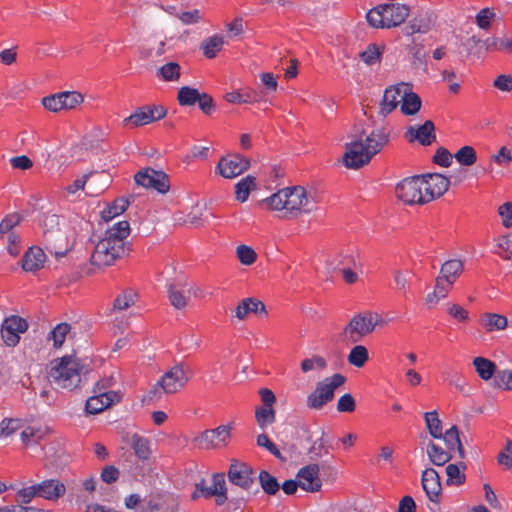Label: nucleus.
<instances>
[{"instance_id": "1", "label": "nucleus", "mask_w": 512, "mask_h": 512, "mask_svg": "<svg viewBox=\"0 0 512 512\" xmlns=\"http://www.w3.org/2000/svg\"><path fill=\"white\" fill-rule=\"evenodd\" d=\"M390 141V130L379 126L370 131L365 140L358 139L345 144L343 161L347 168L359 169L368 164Z\"/></svg>"}, {"instance_id": "2", "label": "nucleus", "mask_w": 512, "mask_h": 512, "mask_svg": "<svg viewBox=\"0 0 512 512\" xmlns=\"http://www.w3.org/2000/svg\"><path fill=\"white\" fill-rule=\"evenodd\" d=\"M264 202L271 210L281 212V216L287 219L298 218L316 209L313 198L301 186L282 188Z\"/></svg>"}, {"instance_id": "3", "label": "nucleus", "mask_w": 512, "mask_h": 512, "mask_svg": "<svg viewBox=\"0 0 512 512\" xmlns=\"http://www.w3.org/2000/svg\"><path fill=\"white\" fill-rule=\"evenodd\" d=\"M193 376L192 368L184 362L176 363L166 371L157 383L148 391V402L158 401L163 394H174L185 387Z\"/></svg>"}, {"instance_id": "4", "label": "nucleus", "mask_w": 512, "mask_h": 512, "mask_svg": "<svg viewBox=\"0 0 512 512\" xmlns=\"http://www.w3.org/2000/svg\"><path fill=\"white\" fill-rule=\"evenodd\" d=\"M42 228V241L45 249L56 259L64 257L70 250L66 234L59 228V217L53 213H44L39 219Z\"/></svg>"}, {"instance_id": "5", "label": "nucleus", "mask_w": 512, "mask_h": 512, "mask_svg": "<svg viewBox=\"0 0 512 512\" xmlns=\"http://www.w3.org/2000/svg\"><path fill=\"white\" fill-rule=\"evenodd\" d=\"M49 377L61 388L74 389L81 381L80 363L74 356H64L51 362Z\"/></svg>"}, {"instance_id": "6", "label": "nucleus", "mask_w": 512, "mask_h": 512, "mask_svg": "<svg viewBox=\"0 0 512 512\" xmlns=\"http://www.w3.org/2000/svg\"><path fill=\"white\" fill-rule=\"evenodd\" d=\"M130 251L128 242H121V239L110 238L104 235L95 245L90 261L98 267L113 265L117 259L127 255Z\"/></svg>"}, {"instance_id": "7", "label": "nucleus", "mask_w": 512, "mask_h": 512, "mask_svg": "<svg viewBox=\"0 0 512 512\" xmlns=\"http://www.w3.org/2000/svg\"><path fill=\"white\" fill-rule=\"evenodd\" d=\"M345 381V376L336 373L318 382L314 391L307 396V407L315 410L322 409L327 403L333 400L335 390L341 387Z\"/></svg>"}, {"instance_id": "8", "label": "nucleus", "mask_w": 512, "mask_h": 512, "mask_svg": "<svg viewBox=\"0 0 512 512\" xmlns=\"http://www.w3.org/2000/svg\"><path fill=\"white\" fill-rule=\"evenodd\" d=\"M168 300L172 307L178 310L184 309L189 300L203 298L205 296L201 288L190 285L184 277H178L167 284Z\"/></svg>"}, {"instance_id": "9", "label": "nucleus", "mask_w": 512, "mask_h": 512, "mask_svg": "<svg viewBox=\"0 0 512 512\" xmlns=\"http://www.w3.org/2000/svg\"><path fill=\"white\" fill-rule=\"evenodd\" d=\"M167 115V109L162 105H145L137 108L131 115L124 118L122 126L137 128L159 121Z\"/></svg>"}, {"instance_id": "10", "label": "nucleus", "mask_w": 512, "mask_h": 512, "mask_svg": "<svg viewBox=\"0 0 512 512\" xmlns=\"http://www.w3.org/2000/svg\"><path fill=\"white\" fill-rule=\"evenodd\" d=\"M134 180L137 185L153 189L159 194H166L170 189L168 175L163 171H157L149 167L137 172Z\"/></svg>"}, {"instance_id": "11", "label": "nucleus", "mask_w": 512, "mask_h": 512, "mask_svg": "<svg viewBox=\"0 0 512 512\" xmlns=\"http://www.w3.org/2000/svg\"><path fill=\"white\" fill-rule=\"evenodd\" d=\"M396 195L398 199L405 204H425L422 182L420 176H414L402 180L396 186Z\"/></svg>"}, {"instance_id": "12", "label": "nucleus", "mask_w": 512, "mask_h": 512, "mask_svg": "<svg viewBox=\"0 0 512 512\" xmlns=\"http://www.w3.org/2000/svg\"><path fill=\"white\" fill-rule=\"evenodd\" d=\"M420 180L426 203L442 196L448 190L450 184L446 176L438 173L421 175Z\"/></svg>"}, {"instance_id": "13", "label": "nucleus", "mask_w": 512, "mask_h": 512, "mask_svg": "<svg viewBox=\"0 0 512 512\" xmlns=\"http://www.w3.org/2000/svg\"><path fill=\"white\" fill-rule=\"evenodd\" d=\"M254 470L251 466L244 462L232 461L227 472L228 480L244 490H249L255 479L253 477Z\"/></svg>"}, {"instance_id": "14", "label": "nucleus", "mask_w": 512, "mask_h": 512, "mask_svg": "<svg viewBox=\"0 0 512 512\" xmlns=\"http://www.w3.org/2000/svg\"><path fill=\"white\" fill-rule=\"evenodd\" d=\"M383 322H348L341 334L342 341L347 343L360 342L365 336L378 328H382Z\"/></svg>"}, {"instance_id": "15", "label": "nucleus", "mask_w": 512, "mask_h": 512, "mask_svg": "<svg viewBox=\"0 0 512 512\" xmlns=\"http://www.w3.org/2000/svg\"><path fill=\"white\" fill-rule=\"evenodd\" d=\"M409 90V83L400 82L387 87L384 90L382 101L380 102L379 114L386 117L401 103L403 92Z\"/></svg>"}, {"instance_id": "16", "label": "nucleus", "mask_w": 512, "mask_h": 512, "mask_svg": "<svg viewBox=\"0 0 512 512\" xmlns=\"http://www.w3.org/2000/svg\"><path fill=\"white\" fill-rule=\"evenodd\" d=\"M246 316H254L258 318H267L273 316L270 314L266 305L259 299L248 297L242 299L235 308L232 317L243 319Z\"/></svg>"}, {"instance_id": "17", "label": "nucleus", "mask_w": 512, "mask_h": 512, "mask_svg": "<svg viewBox=\"0 0 512 512\" xmlns=\"http://www.w3.org/2000/svg\"><path fill=\"white\" fill-rule=\"evenodd\" d=\"M250 162L239 154L222 157L216 167L224 178H235L249 168Z\"/></svg>"}, {"instance_id": "18", "label": "nucleus", "mask_w": 512, "mask_h": 512, "mask_svg": "<svg viewBox=\"0 0 512 512\" xmlns=\"http://www.w3.org/2000/svg\"><path fill=\"white\" fill-rule=\"evenodd\" d=\"M231 427L221 425L215 429H208L202 432L194 439V442L202 449L217 447L220 443H225L230 437Z\"/></svg>"}, {"instance_id": "19", "label": "nucleus", "mask_w": 512, "mask_h": 512, "mask_svg": "<svg viewBox=\"0 0 512 512\" xmlns=\"http://www.w3.org/2000/svg\"><path fill=\"white\" fill-rule=\"evenodd\" d=\"M320 466L316 463H310L297 473L300 487L307 492H318L321 490L322 481L320 479Z\"/></svg>"}, {"instance_id": "20", "label": "nucleus", "mask_w": 512, "mask_h": 512, "mask_svg": "<svg viewBox=\"0 0 512 512\" xmlns=\"http://www.w3.org/2000/svg\"><path fill=\"white\" fill-rule=\"evenodd\" d=\"M406 137L409 142L418 141L421 145L428 146L436 139L434 123L427 120L422 125L410 126Z\"/></svg>"}, {"instance_id": "21", "label": "nucleus", "mask_w": 512, "mask_h": 512, "mask_svg": "<svg viewBox=\"0 0 512 512\" xmlns=\"http://www.w3.org/2000/svg\"><path fill=\"white\" fill-rule=\"evenodd\" d=\"M120 394L115 391L101 392L87 399L85 411L88 414H98L115 402L120 401Z\"/></svg>"}, {"instance_id": "22", "label": "nucleus", "mask_w": 512, "mask_h": 512, "mask_svg": "<svg viewBox=\"0 0 512 512\" xmlns=\"http://www.w3.org/2000/svg\"><path fill=\"white\" fill-rule=\"evenodd\" d=\"M386 28L396 27L402 24L409 16L410 9L401 3H390L381 5Z\"/></svg>"}, {"instance_id": "23", "label": "nucleus", "mask_w": 512, "mask_h": 512, "mask_svg": "<svg viewBox=\"0 0 512 512\" xmlns=\"http://www.w3.org/2000/svg\"><path fill=\"white\" fill-rule=\"evenodd\" d=\"M422 487L427 497L432 502H438V497L442 490L440 477L433 468H427L422 473Z\"/></svg>"}, {"instance_id": "24", "label": "nucleus", "mask_w": 512, "mask_h": 512, "mask_svg": "<svg viewBox=\"0 0 512 512\" xmlns=\"http://www.w3.org/2000/svg\"><path fill=\"white\" fill-rule=\"evenodd\" d=\"M38 497L56 501L66 493L64 483L58 479H47L37 484Z\"/></svg>"}, {"instance_id": "25", "label": "nucleus", "mask_w": 512, "mask_h": 512, "mask_svg": "<svg viewBox=\"0 0 512 512\" xmlns=\"http://www.w3.org/2000/svg\"><path fill=\"white\" fill-rule=\"evenodd\" d=\"M28 322H2L1 336L7 346H15L20 340V334L27 331Z\"/></svg>"}, {"instance_id": "26", "label": "nucleus", "mask_w": 512, "mask_h": 512, "mask_svg": "<svg viewBox=\"0 0 512 512\" xmlns=\"http://www.w3.org/2000/svg\"><path fill=\"white\" fill-rule=\"evenodd\" d=\"M46 254L40 247H30L21 260L24 271L34 272L43 267Z\"/></svg>"}, {"instance_id": "27", "label": "nucleus", "mask_w": 512, "mask_h": 512, "mask_svg": "<svg viewBox=\"0 0 512 512\" xmlns=\"http://www.w3.org/2000/svg\"><path fill=\"white\" fill-rule=\"evenodd\" d=\"M434 21L433 13L425 11L410 21L409 25L404 28V33L408 36L415 33H427L433 26Z\"/></svg>"}, {"instance_id": "28", "label": "nucleus", "mask_w": 512, "mask_h": 512, "mask_svg": "<svg viewBox=\"0 0 512 512\" xmlns=\"http://www.w3.org/2000/svg\"><path fill=\"white\" fill-rule=\"evenodd\" d=\"M181 70L179 63L166 62L156 69L155 77L162 82H178L181 77Z\"/></svg>"}, {"instance_id": "29", "label": "nucleus", "mask_w": 512, "mask_h": 512, "mask_svg": "<svg viewBox=\"0 0 512 512\" xmlns=\"http://www.w3.org/2000/svg\"><path fill=\"white\" fill-rule=\"evenodd\" d=\"M463 269V262L460 259H449L441 265L438 277L454 284Z\"/></svg>"}, {"instance_id": "30", "label": "nucleus", "mask_w": 512, "mask_h": 512, "mask_svg": "<svg viewBox=\"0 0 512 512\" xmlns=\"http://www.w3.org/2000/svg\"><path fill=\"white\" fill-rule=\"evenodd\" d=\"M421 108L420 97L412 91V85L409 83V90L403 92L401 99V112L404 115H414Z\"/></svg>"}, {"instance_id": "31", "label": "nucleus", "mask_w": 512, "mask_h": 512, "mask_svg": "<svg viewBox=\"0 0 512 512\" xmlns=\"http://www.w3.org/2000/svg\"><path fill=\"white\" fill-rule=\"evenodd\" d=\"M224 43V37L222 35L216 34L207 39H204L200 44V49L202 50L205 57L212 59L216 57L218 52L221 51Z\"/></svg>"}, {"instance_id": "32", "label": "nucleus", "mask_w": 512, "mask_h": 512, "mask_svg": "<svg viewBox=\"0 0 512 512\" xmlns=\"http://www.w3.org/2000/svg\"><path fill=\"white\" fill-rule=\"evenodd\" d=\"M256 189V179L254 176L247 175L240 179L235 185V197L240 202H245L252 190Z\"/></svg>"}, {"instance_id": "33", "label": "nucleus", "mask_w": 512, "mask_h": 512, "mask_svg": "<svg viewBox=\"0 0 512 512\" xmlns=\"http://www.w3.org/2000/svg\"><path fill=\"white\" fill-rule=\"evenodd\" d=\"M473 365L479 377L484 381L491 379L496 371L495 363L484 357L474 358Z\"/></svg>"}, {"instance_id": "34", "label": "nucleus", "mask_w": 512, "mask_h": 512, "mask_svg": "<svg viewBox=\"0 0 512 512\" xmlns=\"http://www.w3.org/2000/svg\"><path fill=\"white\" fill-rule=\"evenodd\" d=\"M427 455L430 461L436 466H443L452 458L449 451H445L442 447L433 442H429L428 444Z\"/></svg>"}, {"instance_id": "35", "label": "nucleus", "mask_w": 512, "mask_h": 512, "mask_svg": "<svg viewBox=\"0 0 512 512\" xmlns=\"http://www.w3.org/2000/svg\"><path fill=\"white\" fill-rule=\"evenodd\" d=\"M138 294L132 290H125L113 302V310H125L135 305Z\"/></svg>"}, {"instance_id": "36", "label": "nucleus", "mask_w": 512, "mask_h": 512, "mask_svg": "<svg viewBox=\"0 0 512 512\" xmlns=\"http://www.w3.org/2000/svg\"><path fill=\"white\" fill-rule=\"evenodd\" d=\"M466 469V464L460 462L459 464H449L446 467L447 483L454 485H461L465 482V474L463 471Z\"/></svg>"}, {"instance_id": "37", "label": "nucleus", "mask_w": 512, "mask_h": 512, "mask_svg": "<svg viewBox=\"0 0 512 512\" xmlns=\"http://www.w3.org/2000/svg\"><path fill=\"white\" fill-rule=\"evenodd\" d=\"M129 206V201L126 198H118L111 205L105 208L101 215L105 221H109L116 216L122 214Z\"/></svg>"}, {"instance_id": "38", "label": "nucleus", "mask_w": 512, "mask_h": 512, "mask_svg": "<svg viewBox=\"0 0 512 512\" xmlns=\"http://www.w3.org/2000/svg\"><path fill=\"white\" fill-rule=\"evenodd\" d=\"M200 94L196 88L183 86L178 90L177 100L181 106H192L197 103Z\"/></svg>"}, {"instance_id": "39", "label": "nucleus", "mask_w": 512, "mask_h": 512, "mask_svg": "<svg viewBox=\"0 0 512 512\" xmlns=\"http://www.w3.org/2000/svg\"><path fill=\"white\" fill-rule=\"evenodd\" d=\"M424 419L430 435L435 439H442V422L438 413L436 411L426 412Z\"/></svg>"}, {"instance_id": "40", "label": "nucleus", "mask_w": 512, "mask_h": 512, "mask_svg": "<svg viewBox=\"0 0 512 512\" xmlns=\"http://www.w3.org/2000/svg\"><path fill=\"white\" fill-rule=\"evenodd\" d=\"M255 418L258 426L264 430L268 425L275 422L276 412L273 407H257Z\"/></svg>"}, {"instance_id": "41", "label": "nucleus", "mask_w": 512, "mask_h": 512, "mask_svg": "<svg viewBox=\"0 0 512 512\" xmlns=\"http://www.w3.org/2000/svg\"><path fill=\"white\" fill-rule=\"evenodd\" d=\"M454 158L461 166H472L477 161V154L474 147L465 145L454 154Z\"/></svg>"}, {"instance_id": "42", "label": "nucleus", "mask_w": 512, "mask_h": 512, "mask_svg": "<svg viewBox=\"0 0 512 512\" xmlns=\"http://www.w3.org/2000/svg\"><path fill=\"white\" fill-rule=\"evenodd\" d=\"M258 479L261 488L266 494L275 495L279 491L280 484L277 479L266 470L260 472Z\"/></svg>"}, {"instance_id": "43", "label": "nucleus", "mask_w": 512, "mask_h": 512, "mask_svg": "<svg viewBox=\"0 0 512 512\" xmlns=\"http://www.w3.org/2000/svg\"><path fill=\"white\" fill-rule=\"evenodd\" d=\"M369 359L368 350L365 346L362 345H356L354 346L349 355H348V362L358 368H361L365 365V363Z\"/></svg>"}, {"instance_id": "44", "label": "nucleus", "mask_w": 512, "mask_h": 512, "mask_svg": "<svg viewBox=\"0 0 512 512\" xmlns=\"http://www.w3.org/2000/svg\"><path fill=\"white\" fill-rule=\"evenodd\" d=\"M132 447L139 459L147 460L150 457L151 450L148 439L135 434L132 436Z\"/></svg>"}, {"instance_id": "45", "label": "nucleus", "mask_w": 512, "mask_h": 512, "mask_svg": "<svg viewBox=\"0 0 512 512\" xmlns=\"http://www.w3.org/2000/svg\"><path fill=\"white\" fill-rule=\"evenodd\" d=\"M129 234L130 225L127 221H119L105 232L106 237L121 239V242H127Z\"/></svg>"}, {"instance_id": "46", "label": "nucleus", "mask_w": 512, "mask_h": 512, "mask_svg": "<svg viewBox=\"0 0 512 512\" xmlns=\"http://www.w3.org/2000/svg\"><path fill=\"white\" fill-rule=\"evenodd\" d=\"M382 55V51L380 47L376 44H370L368 47L360 54L361 60L367 65H374L380 62Z\"/></svg>"}, {"instance_id": "47", "label": "nucleus", "mask_w": 512, "mask_h": 512, "mask_svg": "<svg viewBox=\"0 0 512 512\" xmlns=\"http://www.w3.org/2000/svg\"><path fill=\"white\" fill-rule=\"evenodd\" d=\"M366 19L369 25L373 28H386L381 5L370 9L366 14Z\"/></svg>"}, {"instance_id": "48", "label": "nucleus", "mask_w": 512, "mask_h": 512, "mask_svg": "<svg viewBox=\"0 0 512 512\" xmlns=\"http://www.w3.org/2000/svg\"><path fill=\"white\" fill-rule=\"evenodd\" d=\"M71 327L67 322H60L51 332L50 337L53 339V345L56 348L62 346L65 341L66 335Z\"/></svg>"}, {"instance_id": "49", "label": "nucleus", "mask_w": 512, "mask_h": 512, "mask_svg": "<svg viewBox=\"0 0 512 512\" xmlns=\"http://www.w3.org/2000/svg\"><path fill=\"white\" fill-rule=\"evenodd\" d=\"M236 255L240 263L246 266L252 265L257 258V254L254 249L244 244L239 245L236 248Z\"/></svg>"}, {"instance_id": "50", "label": "nucleus", "mask_w": 512, "mask_h": 512, "mask_svg": "<svg viewBox=\"0 0 512 512\" xmlns=\"http://www.w3.org/2000/svg\"><path fill=\"white\" fill-rule=\"evenodd\" d=\"M256 442L259 447L265 448L277 459L285 461V458L283 457L277 446L269 439V437L266 434L262 433L258 435Z\"/></svg>"}, {"instance_id": "51", "label": "nucleus", "mask_w": 512, "mask_h": 512, "mask_svg": "<svg viewBox=\"0 0 512 512\" xmlns=\"http://www.w3.org/2000/svg\"><path fill=\"white\" fill-rule=\"evenodd\" d=\"M21 218L18 214L12 213L5 216L0 222V237H4L5 234L12 233L11 230L19 224Z\"/></svg>"}, {"instance_id": "52", "label": "nucleus", "mask_w": 512, "mask_h": 512, "mask_svg": "<svg viewBox=\"0 0 512 512\" xmlns=\"http://www.w3.org/2000/svg\"><path fill=\"white\" fill-rule=\"evenodd\" d=\"M326 366V360L318 355H315L312 358H306L301 362V370L304 373H307L315 368L324 369Z\"/></svg>"}, {"instance_id": "53", "label": "nucleus", "mask_w": 512, "mask_h": 512, "mask_svg": "<svg viewBox=\"0 0 512 512\" xmlns=\"http://www.w3.org/2000/svg\"><path fill=\"white\" fill-rule=\"evenodd\" d=\"M175 15L181 21V23L183 25L197 24L202 19V14L199 9H193L191 11L175 13Z\"/></svg>"}, {"instance_id": "54", "label": "nucleus", "mask_w": 512, "mask_h": 512, "mask_svg": "<svg viewBox=\"0 0 512 512\" xmlns=\"http://www.w3.org/2000/svg\"><path fill=\"white\" fill-rule=\"evenodd\" d=\"M442 439H444L448 450H454L455 447L461 443L459 430L455 425L449 428L444 434L442 433Z\"/></svg>"}, {"instance_id": "55", "label": "nucleus", "mask_w": 512, "mask_h": 512, "mask_svg": "<svg viewBox=\"0 0 512 512\" xmlns=\"http://www.w3.org/2000/svg\"><path fill=\"white\" fill-rule=\"evenodd\" d=\"M322 435H324V432H322ZM308 454L310 455L311 460L320 458L323 454H328V448L326 447V445L324 443L323 436L316 439L312 443V445L308 449Z\"/></svg>"}, {"instance_id": "56", "label": "nucleus", "mask_w": 512, "mask_h": 512, "mask_svg": "<svg viewBox=\"0 0 512 512\" xmlns=\"http://www.w3.org/2000/svg\"><path fill=\"white\" fill-rule=\"evenodd\" d=\"M38 496L37 484L23 488L16 494V502L20 504H28L31 500Z\"/></svg>"}, {"instance_id": "57", "label": "nucleus", "mask_w": 512, "mask_h": 512, "mask_svg": "<svg viewBox=\"0 0 512 512\" xmlns=\"http://www.w3.org/2000/svg\"><path fill=\"white\" fill-rule=\"evenodd\" d=\"M495 17V13L490 8L480 10L476 15V23L481 29H488L491 20Z\"/></svg>"}, {"instance_id": "58", "label": "nucleus", "mask_w": 512, "mask_h": 512, "mask_svg": "<svg viewBox=\"0 0 512 512\" xmlns=\"http://www.w3.org/2000/svg\"><path fill=\"white\" fill-rule=\"evenodd\" d=\"M498 463L508 469L512 468V440H508L504 449L498 454Z\"/></svg>"}, {"instance_id": "59", "label": "nucleus", "mask_w": 512, "mask_h": 512, "mask_svg": "<svg viewBox=\"0 0 512 512\" xmlns=\"http://www.w3.org/2000/svg\"><path fill=\"white\" fill-rule=\"evenodd\" d=\"M453 155L444 147H440L437 149L433 161L442 166V167H449L452 164Z\"/></svg>"}, {"instance_id": "60", "label": "nucleus", "mask_w": 512, "mask_h": 512, "mask_svg": "<svg viewBox=\"0 0 512 512\" xmlns=\"http://www.w3.org/2000/svg\"><path fill=\"white\" fill-rule=\"evenodd\" d=\"M355 408L356 402L351 394L346 393L338 399L337 410L339 412L351 413L355 410Z\"/></svg>"}, {"instance_id": "61", "label": "nucleus", "mask_w": 512, "mask_h": 512, "mask_svg": "<svg viewBox=\"0 0 512 512\" xmlns=\"http://www.w3.org/2000/svg\"><path fill=\"white\" fill-rule=\"evenodd\" d=\"M20 427V421L18 419L5 418L0 424V435L10 436Z\"/></svg>"}, {"instance_id": "62", "label": "nucleus", "mask_w": 512, "mask_h": 512, "mask_svg": "<svg viewBox=\"0 0 512 512\" xmlns=\"http://www.w3.org/2000/svg\"><path fill=\"white\" fill-rule=\"evenodd\" d=\"M445 380H447L451 385H454L460 391H464V387L466 385V381L461 373L456 370H449L444 373Z\"/></svg>"}, {"instance_id": "63", "label": "nucleus", "mask_w": 512, "mask_h": 512, "mask_svg": "<svg viewBox=\"0 0 512 512\" xmlns=\"http://www.w3.org/2000/svg\"><path fill=\"white\" fill-rule=\"evenodd\" d=\"M498 214L505 228L512 227V202H505L498 208Z\"/></svg>"}, {"instance_id": "64", "label": "nucleus", "mask_w": 512, "mask_h": 512, "mask_svg": "<svg viewBox=\"0 0 512 512\" xmlns=\"http://www.w3.org/2000/svg\"><path fill=\"white\" fill-rule=\"evenodd\" d=\"M491 159L500 166H507L512 162L511 150L503 146L496 154L491 156Z\"/></svg>"}]
</instances>
